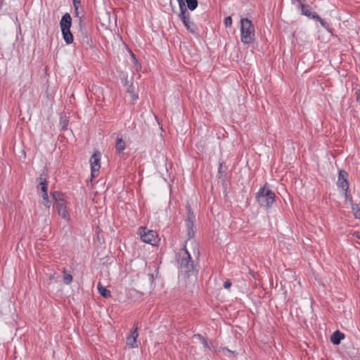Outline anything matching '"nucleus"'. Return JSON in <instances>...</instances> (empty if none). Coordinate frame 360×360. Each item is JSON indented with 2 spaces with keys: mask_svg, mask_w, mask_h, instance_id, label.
<instances>
[{
  "mask_svg": "<svg viewBox=\"0 0 360 360\" xmlns=\"http://www.w3.org/2000/svg\"><path fill=\"white\" fill-rule=\"evenodd\" d=\"M178 256L179 257L177 261L181 272L184 273L187 277L192 275L196 276L198 270L195 269L192 258L186 248L179 250Z\"/></svg>",
  "mask_w": 360,
  "mask_h": 360,
  "instance_id": "1",
  "label": "nucleus"
},
{
  "mask_svg": "<svg viewBox=\"0 0 360 360\" xmlns=\"http://www.w3.org/2000/svg\"><path fill=\"white\" fill-rule=\"evenodd\" d=\"M276 195L271 189L268 184H265L261 187L257 193L256 199L260 206L269 208L275 201Z\"/></svg>",
  "mask_w": 360,
  "mask_h": 360,
  "instance_id": "2",
  "label": "nucleus"
},
{
  "mask_svg": "<svg viewBox=\"0 0 360 360\" xmlns=\"http://www.w3.org/2000/svg\"><path fill=\"white\" fill-rule=\"evenodd\" d=\"M240 35L243 44H249L254 41L255 28L252 21L248 18H243L240 20Z\"/></svg>",
  "mask_w": 360,
  "mask_h": 360,
  "instance_id": "3",
  "label": "nucleus"
},
{
  "mask_svg": "<svg viewBox=\"0 0 360 360\" xmlns=\"http://www.w3.org/2000/svg\"><path fill=\"white\" fill-rule=\"evenodd\" d=\"M139 233L144 243L155 245L158 241L157 233L153 230H148L146 227L141 226L139 229Z\"/></svg>",
  "mask_w": 360,
  "mask_h": 360,
  "instance_id": "4",
  "label": "nucleus"
},
{
  "mask_svg": "<svg viewBox=\"0 0 360 360\" xmlns=\"http://www.w3.org/2000/svg\"><path fill=\"white\" fill-rule=\"evenodd\" d=\"M180 8L179 18L183 22L184 26L191 32H194V23L190 20V13L186 6Z\"/></svg>",
  "mask_w": 360,
  "mask_h": 360,
  "instance_id": "5",
  "label": "nucleus"
},
{
  "mask_svg": "<svg viewBox=\"0 0 360 360\" xmlns=\"http://www.w3.org/2000/svg\"><path fill=\"white\" fill-rule=\"evenodd\" d=\"M100 161L101 153L98 151H96L90 158L92 177H96L98 175V172L101 168Z\"/></svg>",
  "mask_w": 360,
  "mask_h": 360,
  "instance_id": "6",
  "label": "nucleus"
},
{
  "mask_svg": "<svg viewBox=\"0 0 360 360\" xmlns=\"http://www.w3.org/2000/svg\"><path fill=\"white\" fill-rule=\"evenodd\" d=\"M79 33L81 37V39L83 44L91 46L92 42L91 39L89 37V32L86 29L85 24L84 23V20L82 17H79Z\"/></svg>",
  "mask_w": 360,
  "mask_h": 360,
  "instance_id": "7",
  "label": "nucleus"
},
{
  "mask_svg": "<svg viewBox=\"0 0 360 360\" xmlns=\"http://www.w3.org/2000/svg\"><path fill=\"white\" fill-rule=\"evenodd\" d=\"M348 173L345 170H340L338 173V186L345 191V196L347 197L349 183L347 181Z\"/></svg>",
  "mask_w": 360,
  "mask_h": 360,
  "instance_id": "8",
  "label": "nucleus"
},
{
  "mask_svg": "<svg viewBox=\"0 0 360 360\" xmlns=\"http://www.w3.org/2000/svg\"><path fill=\"white\" fill-rule=\"evenodd\" d=\"M55 206L59 216L66 220L70 219L69 213L67 210L66 202L65 200H58V202L55 203Z\"/></svg>",
  "mask_w": 360,
  "mask_h": 360,
  "instance_id": "9",
  "label": "nucleus"
},
{
  "mask_svg": "<svg viewBox=\"0 0 360 360\" xmlns=\"http://www.w3.org/2000/svg\"><path fill=\"white\" fill-rule=\"evenodd\" d=\"M135 328L134 330L131 331L130 335L127 338V345L130 348L138 347L136 343V339L138 338V327L134 325Z\"/></svg>",
  "mask_w": 360,
  "mask_h": 360,
  "instance_id": "10",
  "label": "nucleus"
},
{
  "mask_svg": "<svg viewBox=\"0 0 360 360\" xmlns=\"http://www.w3.org/2000/svg\"><path fill=\"white\" fill-rule=\"evenodd\" d=\"M72 25V18L68 13H65L60 22L61 30L70 29Z\"/></svg>",
  "mask_w": 360,
  "mask_h": 360,
  "instance_id": "11",
  "label": "nucleus"
},
{
  "mask_svg": "<svg viewBox=\"0 0 360 360\" xmlns=\"http://www.w3.org/2000/svg\"><path fill=\"white\" fill-rule=\"evenodd\" d=\"M37 181L38 183L37 189L38 191L40 189L42 193H48V181L45 177H43V174L37 178Z\"/></svg>",
  "mask_w": 360,
  "mask_h": 360,
  "instance_id": "12",
  "label": "nucleus"
},
{
  "mask_svg": "<svg viewBox=\"0 0 360 360\" xmlns=\"http://www.w3.org/2000/svg\"><path fill=\"white\" fill-rule=\"evenodd\" d=\"M126 148V143L123 141L122 138H117L115 149L116 152L119 155H122L124 154V150Z\"/></svg>",
  "mask_w": 360,
  "mask_h": 360,
  "instance_id": "13",
  "label": "nucleus"
},
{
  "mask_svg": "<svg viewBox=\"0 0 360 360\" xmlns=\"http://www.w3.org/2000/svg\"><path fill=\"white\" fill-rule=\"evenodd\" d=\"M345 338L344 333L340 330L335 331L330 336V341L334 345H339L340 341Z\"/></svg>",
  "mask_w": 360,
  "mask_h": 360,
  "instance_id": "14",
  "label": "nucleus"
},
{
  "mask_svg": "<svg viewBox=\"0 0 360 360\" xmlns=\"http://www.w3.org/2000/svg\"><path fill=\"white\" fill-rule=\"evenodd\" d=\"M300 9L301 10L302 15H306L311 19L314 18V15H317L316 13L311 11L310 6L307 4L301 5Z\"/></svg>",
  "mask_w": 360,
  "mask_h": 360,
  "instance_id": "15",
  "label": "nucleus"
},
{
  "mask_svg": "<svg viewBox=\"0 0 360 360\" xmlns=\"http://www.w3.org/2000/svg\"><path fill=\"white\" fill-rule=\"evenodd\" d=\"M63 37L67 44H70L73 42L74 37L72 32H70V29L63 30H61Z\"/></svg>",
  "mask_w": 360,
  "mask_h": 360,
  "instance_id": "16",
  "label": "nucleus"
},
{
  "mask_svg": "<svg viewBox=\"0 0 360 360\" xmlns=\"http://www.w3.org/2000/svg\"><path fill=\"white\" fill-rule=\"evenodd\" d=\"M97 288L99 294L103 297L108 298L111 296L110 291L107 290L101 283H98Z\"/></svg>",
  "mask_w": 360,
  "mask_h": 360,
  "instance_id": "17",
  "label": "nucleus"
},
{
  "mask_svg": "<svg viewBox=\"0 0 360 360\" xmlns=\"http://www.w3.org/2000/svg\"><path fill=\"white\" fill-rule=\"evenodd\" d=\"M194 222L195 221H186L187 234L189 239L193 238L195 236Z\"/></svg>",
  "mask_w": 360,
  "mask_h": 360,
  "instance_id": "18",
  "label": "nucleus"
},
{
  "mask_svg": "<svg viewBox=\"0 0 360 360\" xmlns=\"http://www.w3.org/2000/svg\"><path fill=\"white\" fill-rule=\"evenodd\" d=\"M193 338L198 339L200 341V342L203 345L205 348H207V349H210V345L208 344L207 339L205 338H204L202 335L195 334L193 335Z\"/></svg>",
  "mask_w": 360,
  "mask_h": 360,
  "instance_id": "19",
  "label": "nucleus"
},
{
  "mask_svg": "<svg viewBox=\"0 0 360 360\" xmlns=\"http://www.w3.org/2000/svg\"><path fill=\"white\" fill-rule=\"evenodd\" d=\"M68 120L66 116H61L60 117V126L62 131H65L68 129Z\"/></svg>",
  "mask_w": 360,
  "mask_h": 360,
  "instance_id": "20",
  "label": "nucleus"
},
{
  "mask_svg": "<svg viewBox=\"0 0 360 360\" xmlns=\"http://www.w3.org/2000/svg\"><path fill=\"white\" fill-rule=\"evenodd\" d=\"M314 20H316L317 21H319L323 27H324L325 29H326L327 30L329 31L330 25L327 22H326L323 19H322L321 17H319V15L318 14L316 15H314Z\"/></svg>",
  "mask_w": 360,
  "mask_h": 360,
  "instance_id": "21",
  "label": "nucleus"
},
{
  "mask_svg": "<svg viewBox=\"0 0 360 360\" xmlns=\"http://www.w3.org/2000/svg\"><path fill=\"white\" fill-rule=\"evenodd\" d=\"M127 91L130 94L133 100H136L138 98V96L135 92V88L132 84L127 86Z\"/></svg>",
  "mask_w": 360,
  "mask_h": 360,
  "instance_id": "22",
  "label": "nucleus"
},
{
  "mask_svg": "<svg viewBox=\"0 0 360 360\" xmlns=\"http://www.w3.org/2000/svg\"><path fill=\"white\" fill-rule=\"evenodd\" d=\"M187 7L191 11H194L198 6V0H186Z\"/></svg>",
  "mask_w": 360,
  "mask_h": 360,
  "instance_id": "23",
  "label": "nucleus"
},
{
  "mask_svg": "<svg viewBox=\"0 0 360 360\" xmlns=\"http://www.w3.org/2000/svg\"><path fill=\"white\" fill-rule=\"evenodd\" d=\"M52 198L54 200V204L58 202V200H64L63 194L58 191H54L52 193Z\"/></svg>",
  "mask_w": 360,
  "mask_h": 360,
  "instance_id": "24",
  "label": "nucleus"
},
{
  "mask_svg": "<svg viewBox=\"0 0 360 360\" xmlns=\"http://www.w3.org/2000/svg\"><path fill=\"white\" fill-rule=\"evenodd\" d=\"M63 281L65 284H70L72 281V276L65 269L63 270Z\"/></svg>",
  "mask_w": 360,
  "mask_h": 360,
  "instance_id": "25",
  "label": "nucleus"
},
{
  "mask_svg": "<svg viewBox=\"0 0 360 360\" xmlns=\"http://www.w3.org/2000/svg\"><path fill=\"white\" fill-rule=\"evenodd\" d=\"M352 209L354 212V214L356 219H360V208L358 204H353L352 205Z\"/></svg>",
  "mask_w": 360,
  "mask_h": 360,
  "instance_id": "26",
  "label": "nucleus"
},
{
  "mask_svg": "<svg viewBox=\"0 0 360 360\" xmlns=\"http://www.w3.org/2000/svg\"><path fill=\"white\" fill-rule=\"evenodd\" d=\"M41 197L43 198V204H44V205L46 207L49 208L50 206H51V202L49 200L48 193H42Z\"/></svg>",
  "mask_w": 360,
  "mask_h": 360,
  "instance_id": "27",
  "label": "nucleus"
},
{
  "mask_svg": "<svg viewBox=\"0 0 360 360\" xmlns=\"http://www.w3.org/2000/svg\"><path fill=\"white\" fill-rule=\"evenodd\" d=\"M187 210H188V214H187L188 217H187L186 221H195V217L193 212H191V207L189 205L187 206Z\"/></svg>",
  "mask_w": 360,
  "mask_h": 360,
  "instance_id": "28",
  "label": "nucleus"
},
{
  "mask_svg": "<svg viewBox=\"0 0 360 360\" xmlns=\"http://www.w3.org/2000/svg\"><path fill=\"white\" fill-rule=\"evenodd\" d=\"M218 172L221 176H222L223 174L226 172V166L223 164V162L219 163Z\"/></svg>",
  "mask_w": 360,
  "mask_h": 360,
  "instance_id": "29",
  "label": "nucleus"
},
{
  "mask_svg": "<svg viewBox=\"0 0 360 360\" xmlns=\"http://www.w3.org/2000/svg\"><path fill=\"white\" fill-rule=\"evenodd\" d=\"M224 23L226 27H231L232 24V18L231 16L226 17L224 20Z\"/></svg>",
  "mask_w": 360,
  "mask_h": 360,
  "instance_id": "30",
  "label": "nucleus"
},
{
  "mask_svg": "<svg viewBox=\"0 0 360 360\" xmlns=\"http://www.w3.org/2000/svg\"><path fill=\"white\" fill-rule=\"evenodd\" d=\"M221 351L223 352V353L226 355L227 354H233L234 356H236V353L233 351H231L230 349H229L227 347H223L221 349Z\"/></svg>",
  "mask_w": 360,
  "mask_h": 360,
  "instance_id": "31",
  "label": "nucleus"
},
{
  "mask_svg": "<svg viewBox=\"0 0 360 360\" xmlns=\"http://www.w3.org/2000/svg\"><path fill=\"white\" fill-rule=\"evenodd\" d=\"M291 2L292 4H297L299 8L301 7V5H304V4L302 2V0H291Z\"/></svg>",
  "mask_w": 360,
  "mask_h": 360,
  "instance_id": "32",
  "label": "nucleus"
},
{
  "mask_svg": "<svg viewBox=\"0 0 360 360\" xmlns=\"http://www.w3.org/2000/svg\"><path fill=\"white\" fill-rule=\"evenodd\" d=\"M80 4V1H78V0H73V5H74V7H75V10H77L78 8H79V6Z\"/></svg>",
  "mask_w": 360,
  "mask_h": 360,
  "instance_id": "33",
  "label": "nucleus"
},
{
  "mask_svg": "<svg viewBox=\"0 0 360 360\" xmlns=\"http://www.w3.org/2000/svg\"><path fill=\"white\" fill-rule=\"evenodd\" d=\"M231 286V282L229 280H226V281L224 283V287L225 288H229Z\"/></svg>",
  "mask_w": 360,
  "mask_h": 360,
  "instance_id": "34",
  "label": "nucleus"
},
{
  "mask_svg": "<svg viewBox=\"0 0 360 360\" xmlns=\"http://www.w3.org/2000/svg\"><path fill=\"white\" fill-rule=\"evenodd\" d=\"M356 101L359 103L360 105V89H358L356 93Z\"/></svg>",
  "mask_w": 360,
  "mask_h": 360,
  "instance_id": "35",
  "label": "nucleus"
},
{
  "mask_svg": "<svg viewBox=\"0 0 360 360\" xmlns=\"http://www.w3.org/2000/svg\"><path fill=\"white\" fill-rule=\"evenodd\" d=\"M177 1H178V3H179V8H182L184 6H186L184 0H177Z\"/></svg>",
  "mask_w": 360,
  "mask_h": 360,
  "instance_id": "36",
  "label": "nucleus"
},
{
  "mask_svg": "<svg viewBox=\"0 0 360 360\" xmlns=\"http://www.w3.org/2000/svg\"><path fill=\"white\" fill-rule=\"evenodd\" d=\"M75 15H76L77 17H79V11H78V9H77V11H76V10H75Z\"/></svg>",
  "mask_w": 360,
  "mask_h": 360,
  "instance_id": "37",
  "label": "nucleus"
}]
</instances>
